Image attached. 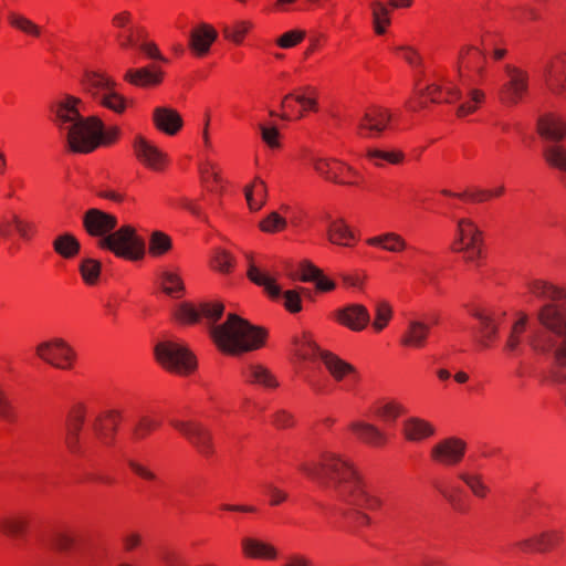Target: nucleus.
<instances>
[{"mask_svg":"<svg viewBox=\"0 0 566 566\" xmlns=\"http://www.w3.org/2000/svg\"><path fill=\"white\" fill-rule=\"evenodd\" d=\"M300 469L333 491L339 502L353 510L360 525L371 523L370 516L364 510L373 511L382 505L377 490L364 481L347 461L335 454H325L319 463H303Z\"/></svg>","mask_w":566,"mask_h":566,"instance_id":"f257e3e1","label":"nucleus"},{"mask_svg":"<svg viewBox=\"0 0 566 566\" xmlns=\"http://www.w3.org/2000/svg\"><path fill=\"white\" fill-rule=\"evenodd\" d=\"M224 306L219 302L201 303L199 307L181 303L177 307L175 316L180 322L188 324L198 323L201 317L206 318L213 342L222 352L230 355L252 352L263 345L265 332L237 314H229L226 322L214 325L222 316Z\"/></svg>","mask_w":566,"mask_h":566,"instance_id":"f03ea898","label":"nucleus"},{"mask_svg":"<svg viewBox=\"0 0 566 566\" xmlns=\"http://www.w3.org/2000/svg\"><path fill=\"white\" fill-rule=\"evenodd\" d=\"M80 105L81 99L67 96L52 107V120L65 138L69 149L73 153L88 154L101 144L114 143L119 135L118 127L106 129L98 117L84 116Z\"/></svg>","mask_w":566,"mask_h":566,"instance_id":"7ed1b4c3","label":"nucleus"},{"mask_svg":"<svg viewBox=\"0 0 566 566\" xmlns=\"http://www.w3.org/2000/svg\"><path fill=\"white\" fill-rule=\"evenodd\" d=\"M537 319L541 327L527 338L530 347L538 355L551 357L545 380L554 386L566 385V313L556 304L543 305Z\"/></svg>","mask_w":566,"mask_h":566,"instance_id":"20e7f679","label":"nucleus"},{"mask_svg":"<svg viewBox=\"0 0 566 566\" xmlns=\"http://www.w3.org/2000/svg\"><path fill=\"white\" fill-rule=\"evenodd\" d=\"M98 247L112 251L118 258L139 260L145 253V242L132 226L118 230L98 240Z\"/></svg>","mask_w":566,"mask_h":566,"instance_id":"39448f33","label":"nucleus"},{"mask_svg":"<svg viewBox=\"0 0 566 566\" xmlns=\"http://www.w3.org/2000/svg\"><path fill=\"white\" fill-rule=\"evenodd\" d=\"M84 87L103 106L115 113H123L126 108V98L115 88L116 83L103 73L91 72L84 80Z\"/></svg>","mask_w":566,"mask_h":566,"instance_id":"423d86ee","label":"nucleus"},{"mask_svg":"<svg viewBox=\"0 0 566 566\" xmlns=\"http://www.w3.org/2000/svg\"><path fill=\"white\" fill-rule=\"evenodd\" d=\"M158 363L170 371L188 374L196 368L192 353L184 345L175 342H161L155 347Z\"/></svg>","mask_w":566,"mask_h":566,"instance_id":"0eeeda50","label":"nucleus"},{"mask_svg":"<svg viewBox=\"0 0 566 566\" xmlns=\"http://www.w3.org/2000/svg\"><path fill=\"white\" fill-rule=\"evenodd\" d=\"M248 277L256 285L262 286L264 291L272 298H279L282 296L281 287L275 283V280L269 276L265 272L260 270L251 260L249 261ZM305 289L289 290L283 293L284 306L291 313H297L302 310L301 292H305Z\"/></svg>","mask_w":566,"mask_h":566,"instance_id":"6e6552de","label":"nucleus"},{"mask_svg":"<svg viewBox=\"0 0 566 566\" xmlns=\"http://www.w3.org/2000/svg\"><path fill=\"white\" fill-rule=\"evenodd\" d=\"M503 69L506 81L500 90V99L509 106H514L523 101L528 92V74L511 64H505Z\"/></svg>","mask_w":566,"mask_h":566,"instance_id":"1a4fd4ad","label":"nucleus"},{"mask_svg":"<svg viewBox=\"0 0 566 566\" xmlns=\"http://www.w3.org/2000/svg\"><path fill=\"white\" fill-rule=\"evenodd\" d=\"M36 356L60 369H70L75 358L73 348L62 338H53L40 343L35 348Z\"/></svg>","mask_w":566,"mask_h":566,"instance_id":"9d476101","label":"nucleus"},{"mask_svg":"<svg viewBox=\"0 0 566 566\" xmlns=\"http://www.w3.org/2000/svg\"><path fill=\"white\" fill-rule=\"evenodd\" d=\"M176 428L193 448L203 457H211L214 452L211 431L196 421L171 420Z\"/></svg>","mask_w":566,"mask_h":566,"instance_id":"9b49d317","label":"nucleus"},{"mask_svg":"<svg viewBox=\"0 0 566 566\" xmlns=\"http://www.w3.org/2000/svg\"><path fill=\"white\" fill-rule=\"evenodd\" d=\"M85 421V408L81 405L73 407L66 419L65 446L70 453L81 455L84 453L81 431Z\"/></svg>","mask_w":566,"mask_h":566,"instance_id":"f8f14e48","label":"nucleus"},{"mask_svg":"<svg viewBox=\"0 0 566 566\" xmlns=\"http://www.w3.org/2000/svg\"><path fill=\"white\" fill-rule=\"evenodd\" d=\"M465 448L463 440L455 437L447 438L433 446L431 458L444 465H455L463 459Z\"/></svg>","mask_w":566,"mask_h":566,"instance_id":"ddd939ff","label":"nucleus"},{"mask_svg":"<svg viewBox=\"0 0 566 566\" xmlns=\"http://www.w3.org/2000/svg\"><path fill=\"white\" fill-rule=\"evenodd\" d=\"M83 226L90 235L99 237L101 239L115 230L117 219L111 213L92 208L84 213Z\"/></svg>","mask_w":566,"mask_h":566,"instance_id":"4468645a","label":"nucleus"},{"mask_svg":"<svg viewBox=\"0 0 566 566\" xmlns=\"http://www.w3.org/2000/svg\"><path fill=\"white\" fill-rule=\"evenodd\" d=\"M543 77L547 88L554 95H560L566 90V53L558 55L556 62L548 61L543 67Z\"/></svg>","mask_w":566,"mask_h":566,"instance_id":"2eb2a0df","label":"nucleus"},{"mask_svg":"<svg viewBox=\"0 0 566 566\" xmlns=\"http://www.w3.org/2000/svg\"><path fill=\"white\" fill-rule=\"evenodd\" d=\"M391 119V114L384 108L368 109L358 123V133L365 137L379 136Z\"/></svg>","mask_w":566,"mask_h":566,"instance_id":"dca6fc26","label":"nucleus"},{"mask_svg":"<svg viewBox=\"0 0 566 566\" xmlns=\"http://www.w3.org/2000/svg\"><path fill=\"white\" fill-rule=\"evenodd\" d=\"M337 321L353 331L364 329L370 322L368 310L361 304H348L336 312Z\"/></svg>","mask_w":566,"mask_h":566,"instance_id":"f3484780","label":"nucleus"},{"mask_svg":"<svg viewBox=\"0 0 566 566\" xmlns=\"http://www.w3.org/2000/svg\"><path fill=\"white\" fill-rule=\"evenodd\" d=\"M136 157L147 167L160 170L165 165V155L143 136H137L133 144Z\"/></svg>","mask_w":566,"mask_h":566,"instance_id":"a211bd4d","label":"nucleus"},{"mask_svg":"<svg viewBox=\"0 0 566 566\" xmlns=\"http://www.w3.org/2000/svg\"><path fill=\"white\" fill-rule=\"evenodd\" d=\"M311 163L315 171L325 179L336 184H352L350 181H345L339 178L343 170H346L348 174H354L352 167L333 158L313 157L311 158Z\"/></svg>","mask_w":566,"mask_h":566,"instance_id":"6ab92c4d","label":"nucleus"},{"mask_svg":"<svg viewBox=\"0 0 566 566\" xmlns=\"http://www.w3.org/2000/svg\"><path fill=\"white\" fill-rule=\"evenodd\" d=\"M33 229L34 226L31 222L22 220L13 212L6 213L0 219V237L3 239H10L13 232L23 239H29Z\"/></svg>","mask_w":566,"mask_h":566,"instance_id":"aec40b11","label":"nucleus"},{"mask_svg":"<svg viewBox=\"0 0 566 566\" xmlns=\"http://www.w3.org/2000/svg\"><path fill=\"white\" fill-rule=\"evenodd\" d=\"M537 132L545 140L557 143L566 135V122L553 114L544 115L537 122Z\"/></svg>","mask_w":566,"mask_h":566,"instance_id":"412c9836","label":"nucleus"},{"mask_svg":"<svg viewBox=\"0 0 566 566\" xmlns=\"http://www.w3.org/2000/svg\"><path fill=\"white\" fill-rule=\"evenodd\" d=\"M217 35L216 30L211 25L201 23L191 31L189 46L196 55H206L211 44L216 41Z\"/></svg>","mask_w":566,"mask_h":566,"instance_id":"4be33fe9","label":"nucleus"},{"mask_svg":"<svg viewBox=\"0 0 566 566\" xmlns=\"http://www.w3.org/2000/svg\"><path fill=\"white\" fill-rule=\"evenodd\" d=\"M243 554L254 559H275L279 555L277 549L270 543L256 537H243L241 541Z\"/></svg>","mask_w":566,"mask_h":566,"instance_id":"5701e85b","label":"nucleus"},{"mask_svg":"<svg viewBox=\"0 0 566 566\" xmlns=\"http://www.w3.org/2000/svg\"><path fill=\"white\" fill-rule=\"evenodd\" d=\"M563 538L559 531L551 530L539 533L533 538H527L517 544L525 552H546L556 546Z\"/></svg>","mask_w":566,"mask_h":566,"instance_id":"b1692460","label":"nucleus"},{"mask_svg":"<svg viewBox=\"0 0 566 566\" xmlns=\"http://www.w3.org/2000/svg\"><path fill=\"white\" fill-rule=\"evenodd\" d=\"M156 127L167 135H175L182 127V118L177 111L168 107H157L154 111Z\"/></svg>","mask_w":566,"mask_h":566,"instance_id":"393cba45","label":"nucleus"},{"mask_svg":"<svg viewBox=\"0 0 566 566\" xmlns=\"http://www.w3.org/2000/svg\"><path fill=\"white\" fill-rule=\"evenodd\" d=\"M349 428L355 432L357 438L373 447H380L386 443L387 436L378 427L366 421H354Z\"/></svg>","mask_w":566,"mask_h":566,"instance_id":"a878e982","label":"nucleus"},{"mask_svg":"<svg viewBox=\"0 0 566 566\" xmlns=\"http://www.w3.org/2000/svg\"><path fill=\"white\" fill-rule=\"evenodd\" d=\"M430 326L418 319L408 322L407 329L401 337V344L408 347L421 348L424 346Z\"/></svg>","mask_w":566,"mask_h":566,"instance_id":"bb28decb","label":"nucleus"},{"mask_svg":"<svg viewBox=\"0 0 566 566\" xmlns=\"http://www.w3.org/2000/svg\"><path fill=\"white\" fill-rule=\"evenodd\" d=\"M163 73L156 67L130 69L126 72L124 78L136 86H155L161 82Z\"/></svg>","mask_w":566,"mask_h":566,"instance_id":"cd10ccee","label":"nucleus"},{"mask_svg":"<svg viewBox=\"0 0 566 566\" xmlns=\"http://www.w3.org/2000/svg\"><path fill=\"white\" fill-rule=\"evenodd\" d=\"M403 434L409 441H421L434 434V427L420 418H409L403 422Z\"/></svg>","mask_w":566,"mask_h":566,"instance_id":"c85d7f7f","label":"nucleus"},{"mask_svg":"<svg viewBox=\"0 0 566 566\" xmlns=\"http://www.w3.org/2000/svg\"><path fill=\"white\" fill-rule=\"evenodd\" d=\"M321 360L323 361L332 377L337 381L343 380L346 376L356 375V370L350 364L346 363L345 360L340 359L338 356L329 352L322 353Z\"/></svg>","mask_w":566,"mask_h":566,"instance_id":"c756f323","label":"nucleus"},{"mask_svg":"<svg viewBox=\"0 0 566 566\" xmlns=\"http://www.w3.org/2000/svg\"><path fill=\"white\" fill-rule=\"evenodd\" d=\"M530 292L539 300H547L552 302H559L566 300V292L543 280H534L528 283Z\"/></svg>","mask_w":566,"mask_h":566,"instance_id":"7c9ffc66","label":"nucleus"},{"mask_svg":"<svg viewBox=\"0 0 566 566\" xmlns=\"http://www.w3.org/2000/svg\"><path fill=\"white\" fill-rule=\"evenodd\" d=\"M420 95H427L432 103L452 104L462 97V92L455 86L443 87L440 84H430L419 92Z\"/></svg>","mask_w":566,"mask_h":566,"instance_id":"2f4dec72","label":"nucleus"},{"mask_svg":"<svg viewBox=\"0 0 566 566\" xmlns=\"http://www.w3.org/2000/svg\"><path fill=\"white\" fill-rule=\"evenodd\" d=\"M249 208L253 211L260 210L266 202L268 188L265 182L256 177L251 186L244 189Z\"/></svg>","mask_w":566,"mask_h":566,"instance_id":"473e14b6","label":"nucleus"},{"mask_svg":"<svg viewBox=\"0 0 566 566\" xmlns=\"http://www.w3.org/2000/svg\"><path fill=\"white\" fill-rule=\"evenodd\" d=\"M243 376L250 384H256L264 388H276L279 386L277 380L271 374L269 369L261 365H251L244 371Z\"/></svg>","mask_w":566,"mask_h":566,"instance_id":"72a5a7b5","label":"nucleus"},{"mask_svg":"<svg viewBox=\"0 0 566 566\" xmlns=\"http://www.w3.org/2000/svg\"><path fill=\"white\" fill-rule=\"evenodd\" d=\"M328 221L327 226V237L332 243L339 245H349L348 240L354 238L353 232L348 228V226L344 222V220H331L329 217H326Z\"/></svg>","mask_w":566,"mask_h":566,"instance_id":"f704fd0d","label":"nucleus"},{"mask_svg":"<svg viewBox=\"0 0 566 566\" xmlns=\"http://www.w3.org/2000/svg\"><path fill=\"white\" fill-rule=\"evenodd\" d=\"M367 244L379 247L389 252H399L406 249V241L395 232H387L377 237L369 238Z\"/></svg>","mask_w":566,"mask_h":566,"instance_id":"c9c22d12","label":"nucleus"},{"mask_svg":"<svg viewBox=\"0 0 566 566\" xmlns=\"http://www.w3.org/2000/svg\"><path fill=\"white\" fill-rule=\"evenodd\" d=\"M54 251L64 259L74 258L81 249L78 240L71 233H63L53 241Z\"/></svg>","mask_w":566,"mask_h":566,"instance_id":"e433bc0d","label":"nucleus"},{"mask_svg":"<svg viewBox=\"0 0 566 566\" xmlns=\"http://www.w3.org/2000/svg\"><path fill=\"white\" fill-rule=\"evenodd\" d=\"M29 526V520L25 516L14 515L0 520V531L10 537H22Z\"/></svg>","mask_w":566,"mask_h":566,"instance_id":"4c0bfd02","label":"nucleus"},{"mask_svg":"<svg viewBox=\"0 0 566 566\" xmlns=\"http://www.w3.org/2000/svg\"><path fill=\"white\" fill-rule=\"evenodd\" d=\"M458 243L460 247H465L467 244H473L480 242V231L476 226L469 219H460L458 221Z\"/></svg>","mask_w":566,"mask_h":566,"instance_id":"58836bf2","label":"nucleus"},{"mask_svg":"<svg viewBox=\"0 0 566 566\" xmlns=\"http://www.w3.org/2000/svg\"><path fill=\"white\" fill-rule=\"evenodd\" d=\"M374 412L384 422L392 423L401 413L405 412V409L400 403L395 401H387L378 403L375 407Z\"/></svg>","mask_w":566,"mask_h":566,"instance_id":"ea45409f","label":"nucleus"},{"mask_svg":"<svg viewBox=\"0 0 566 566\" xmlns=\"http://www.w3.org/2000/svg\"><path fill=\"white\" fill-rule=\"evenodd\" d=\"M307 92L313 93L314 90L311 87H305L302 90V93H300V94L290 93V94L285 95L282 101L281 106L282 107H285V106L291 107L290 105H286V102L291 98L295 99L302 106V109L300 111L298 116H297L298 118H301L303 116V111H307V109L315 111L316 106H317V102L314 97L306 96L305 93H307Z\"/></svg>","mask_w":566,"mask_h":566,"instance_id":"a19ab883","label":"nucleus"},{"mask_svg":"<svg viewBox=\"0 0 566 566\" xmlns=\"http://www.w3.org/2000/svg\"><path fill=\"white\" fill-rule=\"evenodd\" d=\"M473 315L481 322L483 334V339L481 343L484 347H488L489 343L492 342L497 334V325L491 315L479 311L474 312Z\"/></svg>","mask_w":566,"mask_h":566,"instance_id":"79ce46f5","label":"nucleus"},{"mask_svg":"<svg viewBox=\"0 0 566 566\" xmlns=\"http://www.w3.org/2000/svg\"><path fill=\"white\" fill-rule=\"evenodd\" d=\"M373 10V20L375 31L377 34L385 33V27L390 23L389 9L380 1H373L370 3Z\"/></svg>","mask_w":566,"mask_h":566,"instance_id":"37998d69","label":"nucleus"},{"mask_svg":"<svg viewBox=\"0 0 566 566\" xmlns=\"http://www.w3.org/2000/svg\"><path fill=\"white\" fill-rule=\"evenodd\" d=\"M147 33L143 27L133 25L129 27L124 33L117 35L119 45L124 49L128 46L138 45V42L146 38Z\"/></svg>","mask_w":566,"mask_h":566,"instance_id":"c03bdc74","label":"nucleus"},{"mask_svg":"<svg viewBox=\"0 0 566 566\" xmlns=\"http://www.w3.org/2000/svg\"><path fill=\"white\" fill-rule=\"evenodd\" d=\"M80 272L85 283L93 285L99 276L101 263L95 259H83L80 263Z\"/></svg>","mask_w":566,"mask_h":566,"instance_id":"a18cd8bd","label":"nucleus"},{"mask_svg":"<svg viewBox=\"0 0 566 566\" xmlns=\"http://www.w3.org/2000/svg\"><path fill=\"white\" fill-rule=\"evenodd\" d=\"M163 289L165 293L172 297H180L184 292V283L181 279L172 272L165 271L161 274Z\"/></svg>","mask_w":566,"mask_h":566,"instance_id":"49530a36","label":"nucleus"},{"mask_svg":"<svg viewBox=\"0 0 566 566\" xmlns=\"http://www.w3.org/2000/svg\"><path fill=\"white\" fill-rule=\"evenodd\" d=\"M9 22L25 34L33 36H40L41 34V28L23 15L10 13Z\"/></svg>","mask_w":566,"mask_h":566,"instance_id":"de8ad7c7","label":"nucleus"},{"mask_svg":"<svg viewBox=\"0 0 566 566\" xmlns=\"http://www.w3.org/2000/svg\"><path fill=\"white\" fill-rule=\"evenodd\" d=\"M484 99V93L480 90H471L469 92V101L461 103L457 108V115L464 117L476 111L478 105Z\"/></svg>","mask_w":566,"mask_h":566,"instance_id":"09e8293b","label":"nucleus"},{"mask_svg":"<svg viewBox=\"0 0 566 566\" xmlns=\"http://www.w3.org/2000/svg\"><path fill=\"white\" fill-rule=\"evenodd\" d=\"M170 248L171 240L167 234L160 231L153 232L149 241V252L153 255H161L166 253Z\"/></svg>","mask_w":566,"mask_h":566,"instance_id":"8fccbe9b","label":"nucleus"},{"mask_svg":"<svg viewBox=\"0 0 566 566\" xmlns=\"http://www.w3.org/2000/svg\"><path fill=\"white\" fill-rule=\"evenodd\" d=\"M392 310L388 302L378 301L375 306V321L374 327L376 331H381L391 318Z\"/></svg>","mask_w":566,"mask_h":566,"instance_id":"3c124183","label":"nucleus"},{"mask_svg":"<svg viewBox=\"0 0 566 566\" xmlns=\"http://www.w3.org/2000/svg\"><path fill=\"white\" fill-rule=\"evenodd\" d=\"M251 28V23L248 21H239L235 22L233 27L224 25L223 28V34L224 36L234 42V43H241L244 35L248 33V31Z\"/></svg>","mask_w":566,"mask_h":566,"instance_id":"603ef678","label":"nucleus"},{"mask_svg":"<svg viewBox=\"0 0 566 566\" xmlns=\"http://www.w3.org/2000/svg\"><path fill=\"white\" fill-rule=\"evenodd\" d=\"M368 157L373 160H375V164L377 166L381 165V160H386L390 164H399L403 159V154L399 150L394 151H385L379 149H370L368 150Z\"/></svg>","mask_w":566,"mask_h":566,"instance_id":"864d4df0","label":"nucleus"},{"mask_svg":"<svg viewBox=\"0 0 566 566\" xmlns=\"http://www.w3.org/2000/svg\"><path fill=\"white\" fill-rule=\"evenodd\" d=\"M459 478L470 488L475 496L484 497L489 491L488 486L482 482L480 475L461 473Z\"/></svg>","mask_w":566,"mask_h":566,"instance_id":"5fc2aeb1","label":"nucleus"},{"mask_svg":"<svg viewBox=\"0 0 566 566\" xmlns=\"http://www.w3.org/2000/svg\"><path fill=\"white\" fill-rule=\"evenodd\" d=\"M285 227L286 220L274 211L260 222V229L268 233L283 230Z\"/></svg>","mask_w":566,"mask_h":566,"instance_id":"6e6d98bb","label":"nucleus"},{"mask_svg":"<svg viewBox=\"0 0 566 566\" xmlns=\"http://www.w3.org/2000/svg\"><path fill=\"white\" fill-rule=\"evenodd\" d=\"M74 542V537L64 532H54L50 538V545L59 552L70 551Z\"/></svg>","mask_w":566,"mask_h":566,"instance_id":"4d7b16f0","label":"nucleus"},{"mask_svg":"<svg viewBox=\"0 0 566 566\" xmlns=\"http://www.w3.org/2000/svg\"><path fill=\"white\" fill-rule=\"evenodd\" d=\"M322 353H327V352L318 348L317 345L314 342H312L310 338H305L300 344L298 349H297V355L302 359H314L316 357L321 359Z\"/></svg>","mask_w":566,"mask_h":566,"instance_id":"13d9d810","label":"nucleus"},{"mask_svg":"<svg viewBox=\"0 0 566 566\" xmlns=\"http://www.w3.org/2000/svg\"><path fill=\"white\" fill-rule=\"evenodd\" d=\"M234 263L233 256L224 250H218L212 261L213 269L222 273H229Z\"/></svg>","mask_w":566,"mask_h":566,"instance_id":"bf43d9fd","label":"nucleus"},{"mask_svg":"<svg viewBox=\"0 0 566 566\" xmlns=\"http://www.w3.org/2000/svg\"><path fill=\"white\" fill-rule=\"evenodd\" d=\"M158 426V421L149 417H142L134 428V438L137 440L144 439L153 429L157 428Z\"/></svg>","mask_w":566,"mask_h":566,"instance_id":"052dcab7","label":"nucleus"},{"mask_svg":"<svg viewBox=\"0 0 566 566\" xmlns=\"http://www.w3.org/2000/svg\"><path fill=\"white\" fill-rule=\"evenodd\" d=\"M0 418L9 422L15 421L17 413L4 390L0 387Z\"/></svg>","mask_w":566,"mask_h":566,"instance_id":"680f3d73","label":"nucleus"},{"mask_svg":"<svg viewBox=\"0 0 566 566\" xmlns=\"http://www.w3.org/2000/svg\"><path fill=\"white\" fill-rule=\"evenodd\" d=\"M201 179L211 191L216 190L212 184H220L222 181L214 165L210 163H208L205 167L201 168Z\"/></svg>","mask_w":566,"mask_h":566,"instance_id":"e2e57ef3","label":"nucleus"},{"mask_svg":"<svg viewBox=\"0 0 566 566\" xmlns=\"http://www.w3.org/2000/svg\"><path fill=\"white\" fill-rule=\"evenodd\" d=\"M305 36V32L300 30H292L282 34L276 43L283 49H290L298 44Z\"/></svg>","mask_w":566,"mask_h":566,"instance_id":"0e129e2a","label":"nucleus"},{"mask_svg":"<svg viewBox=\"0 0 566 566\" xmlns=\"http://www.w3.org/2000/svg\"><path fill=\"white\" fill-rule=\"evenodd\" d=\"M262 139L264 143H266L270 147L276 148L280 146L279 137L280 133L275 127H268L264 125L259 126Z\"/></svg>","mask_w":566,"mask_h":566,"instance_id":"69168bd1","label":"nucleus"},{"mask_svg":"<svg viewBox=\"0 0 566 566\" xmlns=\"http://www.w3.org/2000/svg\"><path fill=\"white\" fill-rule=\"evenodd\" d=\"M122 542L124 549L126 552H132L142 545L143 537L137 532H129L123 536Z\"/></svg>","mask_w":566,"mask_h":566,"instance_id":"338daca9","label":"nucleus"},{"mask_svg":"<svg viewBox=\"0 0 566 566\" xmlns=\"http://www.w3.org/2000/svg\"><path fill=\"white\" fill-rule=\"evenodd\" d=\"M301 271L303 282H315L322 273L318 268L308 262L302 264Z\"/></svg>","mask_w":566,"mask_h":566,"instance_id":"774afa93","label":"nucleus"}]
</instances>
